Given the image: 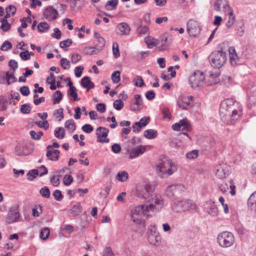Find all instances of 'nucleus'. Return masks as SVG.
Returning <instances> with one entry per match:
<instances>
[{
	"label": "nucleus",
	"mask_w": 256,
	"mask_h": 256,
	"mask_svg": "<svg viewBox=\"0 0 256 256\" xmlns=\"http://www.w3.org/2000/svg\"><path fill=\"white\" fill-rule=\"evenodd\" d=\"M177 170L176 166L172 160L164 156H160L156 170L160 176L167 178L172 175Z\"/></svg>",
	"instance_id": "obj_1"
},
{
	"label": "nucleus",
	"mask_w": 256,
	"mask_h": 256,
	"mask_svg": "<svg viewBox=\"0 0 256 256\" xmlns=\"http://www.w3.org/2000/svg\"><path fill=\"white\" fill-rule=\"evenodd\" d=\"M224 44H220V50L214 51L211 53L208 56L209 62L211 66L217 68H222L226 62L227 56L226 52L222 50Z\"/></svg>",
	"instance_id": "obj_2"
},
{
	"label": "nucleus",
	"mask_w": 256,
	"mask_h": 256,
	"mask_svg": "<svg viewBox=\"0 0 256 256\" xmlns=\"http://www.w3.org/2000/svg\"><path fill=\"white\" fill-rule=\"evenodd\" d=\"M148 208L145 205H140L136 206L131 212V217L134 222L141 224L143 221L142 216H149L150 214Z\"/></svg>",
	"instance_id": "obj_3"
},
{
	"label": "nucleus",
	"mask_w": 256,
	"mask_h": 256,
	"mask_svg": "<svg viewBox=\"0 0 256 256\" xmlns=\"http://www.w3.org/2000/svg\"><path fill=\"white\" fill-rule=\"evenodd\" d=\"M217 242L221 247L224 248H229L234 244V236L232 232L224 231L218 234Z\"/></svg>",
	"instance_id": "obj_4"
},
{
	"label": "nucleus",
	"mask_w": 256,
	"mask_h": 256,
	"mask_svg": "<svg viewBox=\"0 0 256 256\" xmlns=\"http://www.w3.org/2000/svg\"><path fill=\"white\" fill-rule=\"evenodd\" d=\"M154 186L150 184H146L136 189V196L138 198L150 201L154 191Z\"/></svg>",
	"instance_id": "obj_5"
},
{
	"label": "nucleus",
	"mask_w": 256,
	"mask_h": 256,
	"mask_svg": "<svg viewBox=\"0 0 256 256\" xmlns=\"http://www.w3.org/2000/svg\"><path fill=\"white\" fill-rule=\"evenodd\" d=\"M204 79V74L200 70H196L189 77V82L192 87L196 88L202 86Z\"/></svg>",
	"instance_id": "obj_6"
},
{
	"label": "nucleus",
	"mask_w": 256,
	"mask_h": 256,
	"mask_svg": "<svg viewBox=\"0 0 256 256\" xmlns=\"http://www.w3.org/2000/svg\"><path fill=\"white\" fill-rule=\"evenodd\" d=\"M184 187L182 184H172L167 188L165 194L168 198L172 199L174 196L184 191Z\"/></svg>",
	"instance_id": "obj_7"
},
{
	"label": "nucleus",
	"mask_w": 256,
	"mask_h": 256,
	"mask_svg": "<svg viewBox=\"0 0 256 256\" xmlns=\"http://www.w3.org/2000/svg\"><path fill=\"white\" fill-rule=\"evenodd\" d=\"M186 30L190 36L195 37L200 34L201 29L197 22L190 20L187 22Z\"/></svg>",
	"instance_id": "obj_8"
},
{
	"label": "nucleus",
	"mask_w": 256,
	"mask_h": 256,
	"mask_svg": "<svg viewBox=\"0 0 256 256\" xmlns=\"http://www.w3.org/2000/svg\"><path fill=\"white\" fill-rule=\"evenodd\" d=\"M20 214L18 211V206L16 204L10 207L6 216V222L11 224L18 220Z\"/></svg>",
	"instance_id": "obj_9"
},
{
	"label": "nucleus",
	"mask_w": 256,
	"mask_h": 256,
	"mask_svg": "<svg viewBox=\"0 0 256 256\" xmlns=\"http://www.w3.org/2000/svg\"><path fill=\"white\" fill-rule=\"evenodd\" d=\"M230 172V167L226 163H222L217 166L216 176L220 179L224 178Z\"/></svg>",
	"instance_id": "obj_10"
},
{
	"label": "nucleus",
	"mask_w": 256,
	"mask_h": 256,
	"mask_svg": "<svg viewBox=\"0 0 256 256\" xmlns=\"http://www.w3.org/2000/svg\"><path fill=\"white\" fill-rule=\"evenodd\" d=\"M148 240L149 242L152 245L156 246H158L160 245L161 238L159 234L156 232L154 227L149 230Z\"/></svg>",
	"instance_id": "obj_11"
},
{
	"label": "nucleus",
	"mask_w": 256,
	"mask_h": 256,
	"mask_svg": "<svg viewBox=\"0 0 256 256\" xmlns=\"http://www.w3.org/2000/svg\"><path fill=\"white\" fill-rule=\"evenodd\" d=\"M164 202L160 197L155 196L154 198H152V202L147 205L149 212H158L162 209L163 206Z\"/></svg>",
	"instance_id": "obj_12"
},
{
	"label": "nucleus",
	"mask_w": 256,
	"mask_h": 256,
	"mask_svg": "<svg viewBox=\"0 0 256 256\" xmlns=\"http://www.w3.org/2000/svg\"><path fill=\"white\" fill-rule=\"evenodd\" d=\"M134 100L130 102V110L136 112L141 110L144 106L143 100L140 94H136L134 96Z\"/></svg>",
	"instance_id": "obj_13"
},
{
	"label": "nucleus",
	"mask_w": 256,
	"mask_h": 256,
	"mask_svg": "<svg viewBox=\"0 0 256 256\" xmlns=\"http://www.w3.org/2000/svg\"><path fill=\"white\" fill-rule=\"evenodd\" d=\"M234 107V102L232 99H227L222 102L220 108V114H224L225 116L226 112H228L230 110L232 109Z\"/></svg>",
	"instance_id": "obj_14"
},
{
	"label": "nucleus",
	"mask_w": 256,
	"mask_h": 256,
	"mask_svg": "<svg viewBox=\"0 0 256 256\" xmlns=\"http://www.w3.org/2000/svg\"><path fill=\"white\" fill-rule=\"evenodd\" d=\"M96 132L98 136L97 141L98 142L108 143L110 142V140L108 138H105L104 139L100 138L101 137L106 138L108 136L109 130L107 128L100 126L96 129Z\"/></svg>",
	"instance_id": "obj_15"
},
{
	"label": "nucleus",
	"mask_w": 256,
	"mask_h": 256,
	"mask_svg": "<svg viewBox=\"0 0 256 256\" xmlns=\"http://www.w3.org/2000/svg\"><path fill=\"white\" fill-rule=\"evenodd\" d=\"M44 15L48 20H53L58 18V12L52 6H49L44 10Z\"/></svg>",
	"instance_id": "obj_16"
},
{
	"label": "nucleus",
	"mask_w": 256,
	"mask_h": 256,
	"mask_svg": "<svg viewBox=\"0 0 256 256\" xmlns=\"http://www.w3.org/2000/svg\"><path fill=\"white\" fill-rule=\"evenodd\" d=\"M150 118L149 116H144L142 118L139 122H134L132 126V131L134 132H139L142 126H146L150 122Z\"/></svg>",
	"instance_id": "obj_17"
},
{
	"label": "nucleus",
	"mask_w": 256,
	"mask_h": 256,
	"mask_svg": "<svg viewBox=\"0 0 256 256\" xmlns=\"http://www.w3.org/2000/svg\"><path fill=\"white\" fill-rule=\"evenodd\" d=\"M181 201L182 204V206L181 205L182 212L188 210H194L197 208L196 204L190 200L186 199L182 200Z\"/></svg>",
	"instance_id": "obj_18"
},
{
	"label": "nucleus",
	"mask_w": 256,
	"mask_h": 256,
	"mask_svg": "<svg viewBox=\"0 0 256 256\" xmlns=\"http://www.w3.org/2000/svg\"><path fill=\"white\" fill-rule=\"evenodd\" d=\"M146 150V146H140L136 148H133L130 152V158H136L140 155L143 154Z\"/></svg>",
	"instance_id": "obj_19"
},
{
	"label": "nucleus",
	"mask_w": 256,
	"mask_h": 256,
	"mask_svg": "<svg viewBox=\"0 0 256 256\" xmlns=\"http://www.w3.org/2000/svg\"><path fill=\"white\" fill-rule=\"evenodd\" d=\"M230 60L231 64L232 66H236L238 64V62L239 61V58L238 54L236 52V50L234 47H230L228 48Z\"/></svg>",
	"instance_id": "obj_20"
},
{
	"label": "nucleus",
	"mask_w": 256,
	"mask_h": 256,
	"mask_svg": "<svg viewBox=\"0 0 256 256\" xmlns=\"http://www.w3.org/2000/svg\"><path fill=\"white\" fill-rule=\"evenodd\" d=\"M116 28L120 32V34L121 35H128L130 30V26L125 22L118 24Z\"/></svg>",
	"instance_id": "obj_21"
},
{
	"label": "nucleus",
	"mask_w": 256,
	"mask_h": 256,
	"mask_svg": "<svg viewBox=\"0 0 256 256\" xmlns=\"http://www.w3.org/2000/svg\"><path fill=\"white\" fill-rule=\"evenodd\" d=\"M172 42V36L166 34L160 37V40L157 42V44L162 46H168Z\"/></svg>",
	"instance_id": "obj_22"
},
{
	"label": "nucleus",
	"mask_w": 256,
	"mask_h": 256,
	"mask_svg": "<svg viewBox=\"0 0 256 256\" xmlns=\"http://www.w3.org/2000/svg\"><path fill=\"white\" fill-rule=\"evenodd\" d=\"M80 84L82 87L86 88L87 91L94 87V83L90 80V78L88 76L84 77L81 80Z\"/></svg>",
	"instance_id": "obj_23"
},
{
	"label": "nucleus",
	"mask_w": 256,
	"mask_h": 256,
	"mask_svg": "<svg viewBox=\"0 0 256 256\" xmlns=\"http://www.w3.org/2000/svg\"><path fill=\"white\" fill-rule=\"evenodd\" d=\"M15 153L18 156H26L29 154L27 148L23 144H18L15 148Z\"/></svg>",
	"instance_id": "obj_24"
},
{
	"label": "nucleus",
	"mask_w": 256,
	"mask_h": 256,
	"mask_svg": "<svg viewBox=\"0 0 256 256\" xmlns=\"http://www.w3.org/2000/svg\"><path fill=\"white\" fill-rule=\"evenodd\" d=\"M6 14L1 20H8V18H10L11 16H14L16 12V8L13 5H9L6 8Z\"/></svg>",
	"instance_id": "obj_25"
},
{
	"label": "nucleus",
	"mask_w": 256,
	"mask_h": 256,
	"mask_svg": "<svg viewBox=\"0 0 256 256\" xmlns=\"http://www.w3.org/2000/svg\"><path fill=\"white\" fill-rule=\"evenodd\" d=\"M60 151L58 150H54L52 152L51 150H48L46 153V156L51 160L56 161L58 160Z\"/></svg>",
	"instance_id": "obj_26"
},
{
	"label": "nucleus",
	"mask_w": 256,
	"mask_h": 256,
	"mask_svg": "<svg viewBox=\"0 0 256 256\" xmlns=\"http://www.w3.org/2000/svg\"><path fill=\"white\" fill-rule=\"evenodd\" d=\"M248 204L252 210L256 211V191L250 195L248 199Z\"/></svg>",
	"instance_id": "obj_27"
},
{
	"label": "nucleus",
	"mask_w": 256,
	"mask_h": 256,
	"mask_svg": "<svg viewBox=\"0 0 256 256\" xmlns=\"http://www.w3.org/2000/svg\"><path fill=\"white\" fill-rule=\"evenodd\" d=\"M82 211V206L80 203L74 205L72 208L68 210V212L72 214L73 216H77L80 214Z\"/></svg>",
	"instance_id": "obj_28"
},
{
	"label": "nucleus",
	"mask_w": 256,
	"mask_h": 256,
	"mask_svg": "<svg viewBox=\"0 0 256 256\" xmlns=\"http://www.w3.org/2000/svg\"><path fill=\"white\" fill-rule=\"evenodd\" d=\"M94 44L96 47V51L99 52L102 50L105 46V40L102 36L99 38L98 39H96Z\"/></svg>",
	"instance_id": "obj_29"
},
{
	"label": "nucleus",
	"mask_w": 256,
	"mask_h": 256,
	"mask_svg": "<svg viewBox=\"0 0 256 256\" xmlns=\"http://www.w3.org/2000/svg\"><path fill=\"white\" fill-rule=\"evenodd\" d=\"M240 114L238 111L235 108V106L232 110H230L228 112H226L225 116L232 118L233 120H237Z\"/></svg>",
	"instance_id": "obj_30"
},
{
	"label": "nucleus",
	"mask_w": 256,
	"mask_h": 256,
	"mask_svg": "<svg viewBox=\"0 0 256 256\" xmlns=\"http://www.w3.org/2000/svg\"><path fill=\"white\" fill-rule=\"evenodd\" d=\"M46 82L50 84V90H54L56 88V86L55 85L56 79L53 73H50V76H48L46 79Z\"/></svg>",
	"instance_id": "obj_31"
},
{
	"label": "nucleus",
	"mask_w": 256,
	"mask_h": 256,
	"mask_svg": "<svg viewBox=\"0 0 256 256\" xmlns=\"http://www.w3.org/2000/svg\"><path fill=\"white\" fill-rule=\"evenodd\" d=\"M14 72H15L12 71L11 72H8L6 73V78L8 84L10 85L12 82H16L17 79L14 76Z\"/></svg>",
	"instance_id": "obj_32"
},
{
	"label": "nucleus",
	"mask_w": 256,
	"mask_h": 256,
	"mask_svg": "<svg viewBox=\"0 0 256 256\" xmlns=\"http://www.w3.org/2000/svg\"><path fill=\"white\" fill-rule=\"evenodd\" d=\"M158 132L156 130L149 129L144 131V136L148 139H153L156 137Z\"/></svg>",
	"instance_id": "obj_33"
},
{
	"label": "nucleus",
	"mask_w": 256,
	"mask_h": 256,
	"mask_svg": "<svg viewBox=\"0 0 256 256\" xmlns=\"http://www.w3.org/2000/svg\"><path fill=\"white\" fill-rule=\"evenodd\" d=\"M118 0H110L106 2L105 8L107 10H114L116 8Z\"/></svg>",
	"instance_id": "obj_34"
},
{
	"label": "nucleus",
	"mask_w": 256,
	"mask_h": 256,
	"mask_svg": "<svg viewBox=\"0 0 256 256\" xmlns=\"http://www.w3.org/2000/svg\"><path fill=\"white\" fill-rule=\"evenodd\" d=\"M54 136L59 139H62L65 136V130L62 127H58L54 132Z\"/></svg>",
	"instance_id": "obj_35"
},
{
	"label": "nucleus",
	"mask_w": 256,
	"mask_h": 256,
	"mask_svg": "<svg viewBox=\"0 0 256 256\" xmlns=\"http://www.w3.org/2000/svg\"><path fill=\"white\" fill-rule=\"evenodd\" d=\"M62 98V94L60 90H56L52 96V102L54 104L60 103Z\"/></svg>",
	"instance_id": "obj_36"
},
{
	"label": "nucleus",
	"mask_w": 256,
	"mask_h": 256,
	"mask_svg": "<svg viewBox=\"0 0 256 256\" xmlns=\"http://www.w3.org/2000/svg\"><path fill=\"white\" fill-rule=\"evenodd\" d=\"M68 94L72 97L75 101L80 100V98L78 96L77 89L76 88H69L68 90Z\"/></svg>",
	"instance_id": "obj_37"
},
{
	"label": "nucleus",
	"mask_w": 256,
	"mask_h": 256,
	"mask_svg": "<svg viewBox=\"0 0 256 256\" xmlns=\"http://www.w3.org/2000/svg\"><path fill=\"white\" fill-rule=\"evenodd\" d=\"M177 104L180 108L184 110H187L190 105V102H188L186 99L182 100L179 98L177 101Z\"/></svg>",
	"instance_id": "obj_38"
},
{
	"label": "nucleus",
	"mask_w": 256,
	"mask_h": 256,
	"mask_svg": "<svg viewBox=\"0 0 256 256\" xmlns=\"http://www.w3.org/2000/svg\"><path fill=\"white\" fill-rule=\"evenodd\" d=\"M235 16L234 14L233 10L229 12L228 20L226 23V26L228 28H230L232 26L235 22Z\"/></svg>",
	"instance_id": "obj_39"
},
{
	"label": "nucleus",
	"mask_w": 256,
	"mask_h": 256,
	"mask_svg": "<svg viewBox=\"0 0 256 256\" xmlns=\"http://www.w3.org/2000/svg\"><path fill=\"white\" fill-rule=\"evenodd\" d=\"M182 130H186L190 131L191 130V126L188 122L186 120L182 119L179 121L178 122Z\"/></svg>",
	"instance_id": "obj_40"
},
{
	"label": "nucleus",
	"mask_w": 256,
	"mask_h": 256,
	"mask_svg": "<svg viewBox=\"0 0 256 256\" xmlns=\"http://www.w3.org/2000/svg\"><path fill=\"white\" fill-rule=\"evenodd\" d=\"M128 174L126 171L120 172L116 175V178L120 182H126L128 178Z\"/></svg>",
	"instance_id": "obj_41"
},
{
	"label": "nucleus",
	"mask_w": 256,
	"mask_h": 256,
	"mask_svg": "<svg viewBox=\"0 0 256 256\" xmlns=\"http://www.w3.org/2000/svg\"><path fill=\"white\" fill-rule=\"evenodd\" d=\"M72 43V40L70 38H68L66 40L62 41L60 42V46L61 48H64V51L68 50L66 47L70 46Z\"/></svg>",
	"instance_id": "obj_42"
},
{
	"label": "nucleus",
	"mask_w": 256,
	"mask_h": 256,
	"mask_svg": "<svg viewBox=\"0 0 256 256\" xmlns=\"http://www.w3.org/2000/svg\"><path fill=\"white\" fill-rule=\"evenodd\" d=\"M38 174V170L36 169L28 171L26 176L30 180H32Z\"/></svg>",
	"instance_id": "obj_43"
},
{
	"label": "nucleus",
	"mask_w": 256,
	"mask_h": 256,
	"mask_svg": "<svg viewBox=\"0 0 256 256\" xmlns=\"http://www.w3.org/2000/svg\"><path fill=\"white\" fill-rule=\"evenodd\" d=\"M30 134L32 139L38 140L40 139L42 136L44 134V133L42 131H40L36 133L35 131L32 130L30 132Z\"/></svg>",
	"instance_id": "obj_44"
},
{
	"label": "nucleus",
	"mask_w": 256,
	"mask_h": 256,
	"mask_svg": "<svg viewBox=\"0 0 256 256\" xmlns=\"http://www.w3.org/2000/svg\"><path fill=\"white\" fill-rule=\"evenodd\" d=\"M181 205H182L181 200L176 201L172 206V210L176 212H182V208H181Z\"/></svg>",
	"instance_id": "obj_45"
},
{
	"label": "nucleus",
	"mask_w": 256,
	"mask_h": 256,
	"mask_svg": "<svg viewBox=\"0 0 256 256\" xmlns=\"http://www.w3.org/2000/svg\"><path fill=\"white\" fill-rule=\"evenodd\" d=\"M2 25L0 26V29L4 32H8L11 28V24L9 23L8 20H1Z\"/></svg>",
	"instance_id": "obj_46"
},
{
	"label": "nucleus",
	"mask_w": 256,
	"mask_h": 256,
	"mask_svg": "<svg viewBox=\"0 0 256 256\" xmlns=\"http://www.w3.org/2000/svg\"><path fill=\"white\" fill-rule=\"evenodd\" d=\"M198 151L194 150L187 152L186 156L187 158L192 160L196 158L198 156Z\"/></svg>",
	"instance_id": "obj_47"
},
{
	"label": "nucleus",
	"mask_w": 256,
	"mask_h": 256,
	"mask_svg": "<svg viewBox=\"0 0 256 256\" xmlns=\"http://www.w3.org/2000/svg\"><path fill=\"white\" fill-rule=\"evenodd\" d=\"M134 84L138 87H142L145 86V84L140 76H138L134 79Z\"/></svg>",
	"instance_id": "obj_48"
},
{
	"label": "nucleus",
	"mask_w": 256,
	"mask_h": 256,
	"mask_svg": "<svg viewBox=\"0 0 256 256\" xmlns=\"http://www.w3.org/2000/svg\"><path fill=\"white\" fill-rule=\"evenodd\" d=\"M64 125L66 128H67L68 130H70L72 132L74 131L76 128L74 122L72 120H66L65 122Z\"/></svg>",
	"instance_id": "obj_49"
},
{
	"label": "nucleus",
	"mask_w": 256,
	"mask_h": 256,
	"mask_svg": "<svg viewBox=\"0 0 256 256\" xmlns=\"http://www.w3.org/2000/svg\"><path fill=\"white\" fill-rule=\"evenodd\" d=\"M32 215L34 216H38L42 213V206L40 205H36L34 208H32Z\"/></svg>",
	"instance_id": "obj_50"
},
{
	"label": "nucleus",
	"mask_w": 256,
	"mask_h": 256,
	"mask_svg": "<svg viewBox=\"0 0 256 256\" xmlns=\"http://www.w3.org/2000/svg\"><path fill=\"white\" fill-rule=\"evenodd\" d=\"M61 176L60 174L54 175L50 178V182L54 186H58L60 183V178Z\"/></svg>",
	"instance_id": "obj_51"
},
{
	"label": "nucleus",
	"mask_w": 256,
	"mask_h": 256,
	"mask_svg": "<svg viewBox=\"0 0 256 256\" xmlns=\"http://www.w3.org/2000/svg\"><path fill=\"white\" fill-rule=\"evenodd\" d=\"M40 193L45 198H48L50 196V190L47 186L42 188L40 190Z\"/></svg>",
	"instance_id": "obj_52"
},
{
	"label": "nucleus",
	"mask_w": 256,
	"mask_h": 256,
	"mask_svg": "<svg viewBox=\"0 0 256 256\" xmlns=\"http://www.w3.org/2000/svg\"><path fill=\"white\" fill-rule=\"evenodd\" d=\"M50 235V230L48 228H44L40 232V238L44 240H46L48 238Z\"/></svg>",
	"instance_id": "obj_53"
},
{
	"label": "nucleus",
	"mask_w": 256,
	"mask_h": 256,
	"mask_svg": "<svg viewBox=\"0 0 256 256\" xmlns=\"http://www.w3.org/2000/svg\"><path fill=\"white\" fill-rule=\"evenodd\" d=\"M49 28L50 26L46 22H40L38 26V30L40 32H44V30H47Z\"/></svg>",
	"instance_id": "obj_54"
},
{
	"label": "nucleus",
	"mask_w": 256,
	"mask_h": 256,
	"mask_svg": "<svg viewBox=\"0 0 256 256\" xmlns=\"http://www.w3.org/2000/svg\"><path fill=\"white\" fill-rule=\"evenodd\" d=\"M120 72L115 71L112 74V80L114 83L116 84L120 81Z\"/></svg>",
	"instance_id": "obj_55"
},
{
	"label": "nucleus",
	"mask_w": 256,
	"mask_h": 256,
	"mask_svg": "<svg viewBox=\"0 0 256 256\" xmlns=\"http://www.w3.org/2000/svg\"><path fill=\"white\" fill-rule=\"evenodd\" d=\"M114 108L118 110H121L124 106V102L121 100H116L113 103Z\"/></svg>",
	"instance_id": "obj_56"
},
{
	"label": "nucleus",
	"mask_w": 256,
	"mask_h": 256,
	"mask_svg": "<svg viewBox=\"0 0 256 256\" xmlns=\"http://www.w3.org/2000/svg\"><path fill=\"white\" fill-rule=\"evenodd\" d=\"M30 110L31 108L30 107L29 104H25L22 105L20 110V111L22 113L24 114H28L30 112Z\"/></svg>",
	"instance_id": "obj_57"
},
{
	"label": "nucleus",
	"mask_w": 256,
	"mask_h": 256,
	"mask_svg": "<svg viewBox=\"0 0 256 256\" xmlns=\"http://www.w3.org/2000/svg\"><path fill=\"white\" fill-rule=\"evenodd\" d=\"M112 52L114 56L116 58H118L120 56V50L118 48V44L116 42L113 43L112 45Z\"/></svg>",
	"instance_id": "obj_58"
},
{
	"label": "nucleus",
	"mask_w": 256,
	"mask_h": 256,
	"mask_svg": "<svg viewBox=\"0 0 256 256\" xmlns=\"http://www.w3.org/2000/svg\"><path fill=\"white\" fill-rule=\"evenodd\" d=\"M60 66L64 70H68L70 68V62L66 58H62L60 60Z\"/></svg>",
	"instance_id": "obj_59"
},
{
	"label": "nucleus",
	"mask_w": 256,
	"mask_h": 256,
	"mask_svg": "<svg viewBox=\"0 0 256 256\" xmlns=\"http://www.w3.org/2000/svg\"><path fill=\"white\" fill-rule=\"evenodd\" d=\"M12 48V44L8 40L4 41L2 44L0 50L4 51L8 50Z\"/></svg>",
	"instance_id": "obj_60"
},
{
	"label": "nucleus",
	"mask_w": 256,
	"mask_h": 256,
	"mask_svg": "<svg viewBox=\"0 0 256 256\" xmlns=\"http://www.w3.org/2000/svg\"><path fill=\"white\" fill-rule=\"evenodd\" d=\"M224 2L225 0H216L214 4V10L216 11H220Z\"/></svg>",
	"instance_id": "obj_61"
},
{
	"label": "nucleus",
	"mask_w": 256,
	"mask_h": 256,
	"mask_svg": "<svg viewBox=\"0 0 256 256\" xmlns=\"http://www.w3.org/2000/svg\"><path fill=\"white\" fill-rule=\"evenodd\" d=\"M148 30V28L147 26H143L142 24H140L139 26L137 28L138 32L140 34H146Z\"/></svg>",
	"instance_id": "obj_62"
},
{
	"label": "nucleus",
	"mask_w": 256,
	"mask_h": 256,
	"mask_svg": "<svg viewBox=\"0 0 256 256\" xmlns=\"http://www.w3.org/2000/svg\"><path fill=\"white\" fill-rule=\"evenodd\" d=\"M73 182V178L70 175H66L64 178V184L65 186H70Z\"/></svg>",
	"instance_id": "obj_63"
},
{
	"label": "nucleus",
	"mask_w": 256,
	"mask_h": 256,
	"mask_svg": "<svg viewBox=\"0 0 256 256\" xmlns=\"http://www.w3.org/2000/svg\"><path fill=\"white\" fill-rule=\"evenodd\" d=\"M52 194H53L54 196V197L56 200L58 201L61 200L64 197L63 195L62 194L61 192V191L58 190H56Z\"/></svg>",
	"instance_id": "obj_64"
}]
</instances>
